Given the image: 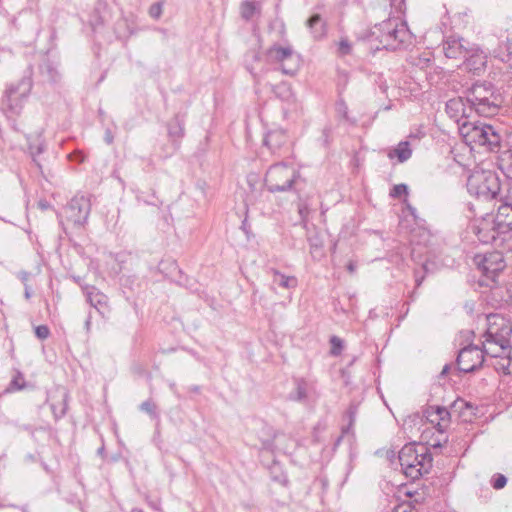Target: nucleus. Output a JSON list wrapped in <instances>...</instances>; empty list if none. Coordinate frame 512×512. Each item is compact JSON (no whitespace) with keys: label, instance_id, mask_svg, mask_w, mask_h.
Returning a JSON list of instances; mask_svg holds the SVG:
<instances>
[{"label":"nucleus","instance_id":"62","mask_svg":"<svg viewBox=\"0 0 512 512\" xmlns=\"http://www.w3.org/2000/svg\"><path fill=\"white\" fill-rule=\"evenodd\" d=\"M60 223L63 226V230H64L65 234L68 235L67 228L64 226L63 221H60Z\"/></svg>","mask_w":512,"mask_h":512},{"label":"nucleus","instance_id":"28","mask_svg":"<svg viewBox=\"0 0 512 512\" xmlns=\"http://www.w3.org/2000/svg\"><path fill=\"white\" fill-rule=\"evenodd\" d=\"M260 12V7L255 0H243L240 5L241 17L249 21L255 13Z\"/></svg>","mask_w":512,"mask_h":512},{"label":"nucleus","instance_id":"47","mask_svg":"<svg viewBox=\"0 0 512 512\" xmlns=\"http://www.w3.org/2000/svg\"><path fill=\"white\" fill-rule=\"evenodd\" d=\"M500 47L506 50L508 56L512 55V40L507 39Z\"/></svg>","mask_w":512,"mask_h":512},{"label":"nucleus","instance_id":"19","mask_svg":"<svg viewBox=\"0 0 512 512\" xmlns=\"http://www.w3.org/2000/svg\"><path fill=\"white\" fill-rule=\"evenodd\" d=\"M463 60L465 68L476 75H480L486 65V56L483 52L472 47L469 48V54Z\"/></svg>","mask_w":512,"mask_h":512},{"label":"nucleus","instance_id":"7","mask_svg":"<svg viewBox=\"0 0 512 512\" xmlns=\"http://www.w3.org/2000/svg\"><path fill=\"white\" fill-rule=\"evenodd\" d=\"M488 328L484 334L485 343L495 345L498 350L494 352H502L510 345V337L512 335L511 322L499 314H490L487 316Z\"/></svg>","mask_w":512,"mask_h":512},{"label":"nucleus","instance_id":"52","mask_svg":"<svg viewBox=\"0 0 512 512\" xmlns=\"http://www.w3.org/2000/svg\"><path fill=\"white\" fill-rule=\"evenodd\" d=\"M424 279V276H418V272H415V282H416V288L419 287L422 284V281Z\"/></svg>","mask_w":512,"mask_h":512},{"label":"nucleus","instance_id":"6","mask_svg":"<svg viewBox=\"0 0 512 512\" xmlns=\"http://www.w3.org/2000/svg\"><path fill=\"white\" fill-rule=\"evenodd\" d=\"M467 190L470 195L479 199H496L500 193V182L496 174L491 171H476L467 179Z\"/></svg>","mask_w":512,"mask_h":512},{"label":"nucleus","instance_id":"31","mask_svg":"<svg viewBox=\"0 0 512 512\" xmlns=\"http://www.w3.org/2000/svg\"><path fill=\"white\" fill-rule=\"evenodd\" d=\"M69 393L64 392L62 395L61 405L58 407L55 404H51V410L55 420L63 418L68 410Z\"/></svg>","mask_w":512,"mask_h":512},{"label":"nucleus","instance_id":"12","mask_svg":"<svg viewBox=\"0 0 512 512\" xmlns=\"http://www.w3.org/2000/svg\"><path fill=\"white\" fill-rule=\"evenodd\" d=\"M468 103V112L472 115L481 116V117H492L498 114L501 104L502 98L494 97L490 98H478L474 97V99H465Z\"/></svg>","mask_w":512,"mask_h":512},{"label":"nucleus","instance_id":"26","mask_svg":"<svg viewBox=\"0 0 512 512\" xmlns=\"http://www.w3.org/2000/svg\"><path fill=\"white\" fill-rule=\"evenodd\" d=\"M86 297L89 304L97 310H100L107 304V296L95 287H92L91 290L87 291Z\"/></svg>","mask_w":512,"mask_h":512},{"label":"nucleus","instance_id":"16","mask_svg":"<svg viewBox=\"0 0 512 512\" xmlns=\"http://www.w3.org/2000/svg\"><path fill=\"white\" fill-rule=\"evenodd\" d=\"M463 94L465 99L478 98H502L496 87L488 81H477L468 87Z\"/></svg>","mask_w":512,"mask_h":512},{"label":"nucleus","instance_id":"3","mask_svg":"<svg viewBox=\"0 0 512 512\" xmlns=\"http://www.w3.org/2000/svg\"><path fill=\"white\" fill-rule=\"evenodd\" d=\"M398 459L403 473L411 480L419 479L432 468V455L424 444H405L399 451Z\"/></svg>","mask_w":512,"mask_h":512},{"label":"nucleus","instance_id":"30","mask_svg":"<svg viewBox=\"0 0 512 512\" xmlns=\"http://www.w3.org/2000/svg\"><path fill=\"white\" fill-rule=\"evenodd\" d=\"M27 387V382L25 381L24 375L17 371L15 376L10 381L9 385L3 391V393H12L15 391L23 390Z\"/></svg>","mask_w":512,"mask_h":512},{"label":"nucleus","instance_id":"17","mask_svg":"<svg viewBox=\"0 0 512 512\" xmlns=\"http://www.w3.org/2000/svg\"><path fill=\"white\" fill-rule=\"evenodd\" d=\"M425 415L427 420L434 424L437 431L444 433L450 424V412L443 406H430Z\"/></svg>","mask_w":512,"mask_h":512},{"label":"nucleus","instance_id":"14","mask_svg":"<svg viewBox=\"0 0 512 512\" xmlns=\"http://www.w3.org/2000/svg\"><path fill=\"white\" fill-rule=\"evenodd\" d=\"M469 48V42L462 37L450 36L443 42V52L450 59H464Z\"/></svg>","mask_w":512,"mask_h":512},{"label":"nucleus","instance_id":"20","mask_svg":"<svg viewBox=\"0 0 512 512\" xmlns=\"http://www.w3.org/2000/svg\"><path fill=\"white\" fill-rule=\"evenodd\" d=\"M494 225L498 233L512 231V206H498Z\"/></svg>","mask_w":512,"mask_h":512},{"label":"nucleus","instance_id":"48","mask_svg":"<svg viewBox=\"0 0 512 512\" xmlns=\"http://www.w3.org/2000/svg\"><path fill=\"white\" fill-rule=\"evenodd\" d=\"M104 141L108 144V145H111L114 141V136H113V133L112 131L108 128L106 129L105 131V134H104Z\"/></svg>","mask_w":512,"mask_h":512},{"label":"nucleus","instance_id":"55","mask_svg":"<svg viewBox=\"0 0 512 512\" xmlns=\"http://www.w3.org/2000/svg\"><path fill=\"white\" fill-rule=\"evenodd\" d=\"M408 138H409L410 140H417V139H419L420 137H419L417 134H413V133H411V134L408 136Z\"/></svg>","mask_w":512,"mask_h":512},{"label":"nucleus","instance_id":"18","mask_svg":"<svg viewBox=\"0 0 512 512\" xmlns=\"http://www.w3.org/2000/svg\"><path fill=\"white\" fill-rule=\"evenodd\" d=\"M288 142L286 130L276 128L269 130L264 137L263 143L271 153L276 154Z\"/></svg>","mask_w":512,"mask_h":512},{"label":"nucleus","instance_id":"32","mask_svg":"<svg viewBox=\"0 0 512 512\" xmlns=\"http://www.w3.org/2000/svg\"><path fill=\"white\" fill-rule=\"evenodd\" d=\"M499 166L506 172L507 176L512 178V150H507L499 157Z\"/></svg>","mask_w":512,"mask_h":512},{"label":"nucleus","instance_id":"22","mask_svg":"<svg viewBox=\"0 0 512 512\" xmlns=\"http://www.w3.org/2000/svg\"><path fill=\"white\" fill-rule=\"evenodd\" d=\"M306 26L309 28L315 40H320L327 34V23L322 19L320 14L311 15L306 21Z\"/></svg>","mask_w":512,"mask_h":512},{"label":"nucleus","instance_id":"37","mask_svg":"<svg viewBox=\"0 0 512 512\" xmlns=\"http://www.w3.org/2000/svg\"><path fill=\"white\" fill-rule=\"evenodd\" d=\"M165 0H159L156 3H153L149 8V15L153 19H159L163 12Z\"/></svg>","mask_w":512,"mask_h":512},{"label":"nucleus","instance_id":"34","mask_svg":"<svg viewBox=\"0 0 512 512\" xmlns=\"http://www.w3.org/2000/svg\"><path fill=\"white\" fill-rule=\"evenodd\" d=\"M139 408L141 411L147 413L152 419L159 420L157 406L151 399L142 402Z\"/></svg>","mask_w":512,"mask_h":512},{"label":"nucleus","instance_id":"42","mask_svg":"<svg viewBox=\"0 0 512 512\" xmlns=\"http://www.w3.org/2000/svg\"><path fill=\"white\" fill-rule=\"evenodd\" d=\"M352 47L347 39H342L338 45V52L340 55L345 56L351 53Z\"/></svg>","mask_w":512,"mask_h":512},{"label":"nucleus","instance_id":"15","mask_svg":"<svg viewBox=\"0 0 512 512\" xmlns=\"http://www.w3.org/2000/svg\"><path fill=\"white\" fill-rule=\"evenodd\" d=\"M468 110L465 95L463 97L450 99L446 102V113L458 122L459 128L463 122L468 121V119L472 117Z\"/></svg>","mask_w":512,"mask_h":512},{"label":"nucleus","instance_id":"4","mask_svg":"<svg viewBox=\"0 0 512 512\" xmlns=\"http://www.w3.org/2000/svg\"><path fill=\"white\" fill-rule=\"evenodd\" d=\"M32 75L33 70L29 66L19 81L6 86L1 99V110L7 117L18 116L22 112L33 87Z\"/></svg>","mask_w":512,"mask_h":512},{"label":"nucleus","instance_id":"38","mask_svg":"<svg viewBox=\"0 0 512 512\" xmlns=\"http://www.w3.org/2000/svg\"><path fill=\"white\" fill-rule=\"evenodd\" d=\"M336 113L340 118L346 121L349 120L348 106L342 98L338 99L336 102Z\"/></svg>","mask_w":512,"mask_h":512},{"label":"nucleus","instance_id":"60","mask_svg":"<svg viewBox=\"0 0 512 512\" xmlns=\"http://www.w3.org/2000/svg\"><path fill=\"white\" fill-rule=\"evenodd\" d=\"M422 269L425 270V272L428 271V263H424L422 266Z\"/></svg>","mask_w":512,"mask_h":512},{"label":"nucleus","instance_id":"23","mask_svg":"<svg viewBox=\"0 0 512 512\" xmlns=\"http://www.w3.org/2000/svg\"><path fill=\"white\" fill-rule=\"evenodd\" d=\"M411 142L409 140L400 141L394 149H391L387 156L389 159L397 158L399 163H404L412 156Z\"/></svg>","mask_w":512,"mask_h":512},{"label":"nucleus","instance_id":"25","mask_svg":"<svg viewBox=\"0 0 512 512\" xmlns=\"http://www.w3.org/2000/svg\"><path fill=\"white\" fill-rule=\"evenodd\" d=\"M270 272L273 275V284L285 289L295 288L298 284V280L294 276H287L280 273L278 270L271 268Z\"/></svg>","mask_w":512,"mask_h":512},{"label":"nucleus","instance_id":"36","mask_svg":"<svg viewBox=\"0 0 512 512\" xmlns=\"http://www.w3.org/2000/svg\"><path fill=\"white\" fill-rule=\"evenodd\" d=\"M490 484L495 490H500L506 486L507 477L501 473H496L491 477Z\"/></svg>","mask_w":512,"mask_h":512},{"label":"nucleus","instance_id":"1","mask_svg":"<svg viewBox=\"0 0 512 512\" xmlns=\"http://www.w3.org/2000/svg\"><path fill=\"white\" fill-rule=\"evenodd\" d=\"M367 39L371 43L378 42L376 50L395 51L405 49L412 43V33L405 21L394 17L374 25Z\"/></svg>","mask_w":512,"mask_h":512},{"label":"nucleus","instance_id":"29","mask_svg":"<svg viewBox=\"0 0 512 512\" xmlns=\"http://www.w3.org/2000/svg\"><path fill=\"white\" fill-rule=\"evenodd\" d=\"M473 232L477 236L479 242L488 244L496 240V229H488L484 227L473 226Z\"/></svg>","mask_w":512,"mask_h":512},{"label":"nucleus","instance_id":"59","mask_svg":"<svg viewBox=\"0 0 512 512\" xmlns=\"http://www.w3.org/2000/svg\"><path fill=\"white\" fill-rule=\"evenodd\" d=\"M104 450H105L104 446L100 447V448L98 449V454H101V455H102V454L104 453Z\"/></svg>","mask_w":512,"mask_h":512},{"label":"nucleus","instance_id":"44","mask_svg":"<svg viewBox=\"0 0 512 512\" xmlns=\"http://www.w3.org/2000/svg\"><path fill=\"white\" fill-rule=\"evenodd\" d=\"M298 212H299L302 222H306L308 214H309L308 205L306 203H299L298 204Z\"/></svg>","mask_w":512,"mask_h":512},{"label":"nucleus","instance_id":"58","mask_svg":"<svg viewBox=\"0 0 512 512\" xmlns=\"http://www.w3.org/2000/svg\"><path fill=\"white\" fill-rule=\"evenodd\" d=\"M90 317L87 318L86 322H85V325H86V328L89 329L90 327Z\"/></svg>","mask_w":512,"mask_h":512},{"label":"nucleus","instance_id":"63","mask_svg":"<svg viewBox=\"0 0 512 512\" xmlns=\"http://www.w3.org/2000/svg\"><path fill=\"white\" fill-rule=\"evenodd\" d=\"M131 512H144L142 509L134 508L131 510Z\"/></svg>","mask_w":512,"mask_h":512},{"label":"nucleus","instance_id":"5","mask_svg":"<svg viewBox=\"0 0 512 512\" xmlns=\"http://www.w3.org/2000/svg\"><path fill=\"white\" fill-rule=\"evenodd\" d=\"M300 182V172L284 162L271 165L264 178V184L271 193L296 192Z\"/></svg>","mask_w":512,"mask_h":512},{"label":"nucleus","instance_id":"53","mask_svg":"<svg viewBox=\"0 0 512 512\" xmlns=\"http://www.w3.org/2000/svg\"><path fill=\"white\" fill-rule=\"evenodd\" d=\"M24 296L27 300H29L32 296V291H31V288L28 286V285H25V292H24Z\"/></svg>","mask_w":512,"mask_h":512},{"label":"nucleus","instance_id":"50","mask_svg":"<svg viewBox=\"0 0 512 512\" xmlns=\"http://www.w3.org/2000/svg\"><path fill=\"white\" fill-rule=\"evenodd\" d=\"M450 368H451V366H450L449 364H446V365L443 367L442 371L440 372L439 377H444V376H446V375L449 373Z\"/></svg>","mask_w":512,"mask_h":512},{"label":"nucleus","instance_id":"40","mask_svg":"<svg viewBox=\"0 0 512 512\" xmlns=\"http://www.w3.org/2000/svg\"><path fill=\"white\" fill-rule=\"evenodd\" d=\"M43 151H44V145L42 143L29 145V152L32 156V159L39 167H40V164L37 162V156L42 154Z\"/></svg>","mask_w":512,"mask_h":512},{"label":"nucleus","instance_id":"35","mask_svg":"<svg viewBox=\"0 0 512 512\" xmlns=\"http://www.w3.org/2000/svg\"><path fill=\"white\" fill-rule=\"evenodd\" d=\"M329 342L331 345L330 354L332 356H339L343 351L344 341L338 336L333 335L331 336Z\"/></svg>","mask_w":512,"mask_h":512},{"label":"nucleus","instance_id":"33","mask_svg":"<svg viewBox=\"0 0 512 512\" xmlns=\"http://www.w3.org/2000/svg\"><path fill=\"white\" fill-rule=\"evenodd\" d=\"M308 242L310 253L314 258L323 256V243L318 236L309 237Z\"/></svg>","mask_w":512,"mask_h":512},{"label":"nucleus","instance_id":"61","mask_svg":"<svg viewBox=\"0 0 512 512\" xmlns=\"http://www.w3.org/2000/svg\"><path fill=\"white\" fill-rule=\"evenodd\" d=\"M20 509L22 512H29L27 506H22Z\"/></svg>","mask_w":512,"mask_h":512},{"label":"nucleus","instance_id":"41","mask_svg":"<svg viewBox=\"0 0 512 512\" xmlns=\"http://www.w3.org/2000/svg\"><path fill=\"white\" fill-rule=\"evenodd\" d=\"M34 330H35V335L40 340H45L50 335V329H49V327L47 325L36 326Z\"/></svg>","mask_w":512,"mask_h":512},{"label":"nucleus","instance_id":"24","mask_svg":"<svg viewBox=\"0 0 512 512\" xmlns=\"http://www.w3.org/2000/svg\"><path fill=\"white\" fill-rule=\"evenodd\" d=\"M294 383L295 389L289 394V399L297 402L306 401L312 385L304 378H297Z\"/></svg>","mask_w":512,"mask_h":512},{"label":"nucleus","instance_id":"13","mask_svg":"<svg viewBox=\"0 0 512 512\" xmlns=\"http://www.w3.org/2000/svg\"><path fill=\"white\" fill-rule=\"evenodd\" d=\"M186 118V112H178L166 124L168 139L176 147L185 136Z\"/></svg>","mask_w":512,"mask_h":512},{"label":"nucleus","instance_id":"9","mask_svg":"<svg viewBox=\"0 0 512 512\" xmlns=\"http://www.w3.org/2000/svg\"><path fill=\"white\" fill-rule=\"evenodd\" d=\"M484 354H488L492 357H499L498 352H494L489 348L480 349L477 345H468L461 349L458 353L456 363L460 372L471 373L478 370L484 361Z\"/></svg>","mask_w":512,"mask_h":512},{"label":"nucleus","instance_id":"2","mask_svg":"<svg viewBox=\"0 0 512 512\" xmlns=\"http://www.w3.org/2000/svg\"><path fill=\"white\" fill-rule=\"evenodd\" d=\"M460 132L467 143L484 146L494 153L500 151L505 137L500 126L484 122L465 121L461 124Z\"/></svg>","mask_w":512,"mask_h":512},{"label":"nucleus","instance_id":"51","mask_svg":"<svg viewBox=\"0 0 512 512\" xmlns=\"http://www.w3.org/2000/svg\"><path fill=\"white\" fill-rule=\"evenodd\" d=\"M404 0H391V6H394L396 9H401V5Z\"/></svg>","mask_w":512,"mask_h":512},{"label":"nucleus","instance_id":"46","mask_svg":"<svg viewBox=\"0 0 512 512\" xmlns=\"http://www.w3.org/2000/svg\"><path fill=\"white\" fill-rule=\"evenodd\" d=\"M331 134V127L327 126L322 130V138L325 145L329 144V138Z\"/></svg>","mask_w":512,"mask_h":512},{"label":"nucleus","instance_id":"64","mask_svg":"<svg viewBox=\"0 0 512 512\" xmlns=\"http://www.w3.org/2000/svg\"><path fill=\"white\" fill-rule=\"evenodd\" d=\"M342 440V435L338 437V439L336 440L335 442V445H339V443L341 442Z\"/></svg>","mask_w":512,"mask_h":512},{"label":"nucleus","instance_id":"21","mask_svg":"<svg viewBox=\"0 0 512 512\" xmlns=\"http://www.w3.org/2000/svg\"><path fill=\"white\" fill-rule=\"evenodd\" d=\"M39 73L43 82L55 83L59 79L56 63L47 56L39 64Z\"/></svg>","mask_w":512,"mask_h":512},{"label":"nucleus","instance_id":"11","mask_svg":"<svg viewBox=\"0 0 512 512\" xmlns=\"http://www.w3.org/2000/svg\"><path fill=\"white\" fill-rule=\"evenodd\" d=\"M474 261L483 276L492 282H495L498 274L502 272L506 266L504 256L499 251L477 254Z\"/></svg>","mask_w":512,"mask_h":512},{"label":"nucleus","instance_id":"10","mask_svg":"<svg viewBox=\"0 0 512 512\" xmlns=\"http://www.w3.org/2000/svg\"><path fill=\"white\" fill-rule=\"evenodd\" d=\"M91 212L90 199L84 195H75L64 207V216L73 229L81 230L88 222Z\"/></svg>","mask_w":512,"mask_h":512},{"label":"nucleus","instance_id":"56","mask_svg":"<svg viewBox=\"0 0 512 512\" xmlns=\"http://www.w3.org/2000/svg\"><path fill=\"white\" fill-rule=\"evenodd\" d=\"M271 445H272V443L270 441H266V442L263 443V446H264L265 449H270Z\"/></svg>","mask_w":512,"mask_h":512},{"label":"nucleus","instance_id":"49","mask_svg":"<svg viewBox=\"0 0 512 512\" xmlns=\"http://www.w3.org/2000/svg\"><path fill=\"white\" fill-rule=\"evenodd\" d=\"M38 206L41 210H47L49 207H50V204L48 201L46 200H40L38 202Z\"/></svg>","mask_w":512,"mask_h":512},{"label":"nucleus","instance_id":"54","mask_svg":"<svg viewBox=\"0 0 512 512\" xmlns=\"http://www.w3.org/2000/svg\"><path fill=\"white\" fill-rule=\"evenodd\" d=\"M190 391L193 392V393H199L200 388H199V386H192L190 388Z\"/></svg>","mask_w":512,"mask_h":512},{"label":"nucleus","instance_id":"43","mask_svg":"<svg viewBox=\"0 0 512 512\" xmlns=\"http://www.w3.org/2000/svg\"><path fill=\"white\" fill-rule=\"evenodd\" d=\"M512 206V183L509 185L507 189V193L500 198L499 206Z\"/></svg>","mask_w":512,"mask_h":512},{"label":"nucleus","instance_id":"8","mask_svg":"<svg viewBox=\"0 0 512 512\" xmlns=\"http://www.w3.org/2000/svg\"><path fill=\"white\" fill-rule=\"evenodd\" d=\"M267 60L277 64L278 69L285 75L294 76L301 67V56L291 46L274 44L266 51Z\"/></svg>","mask_w":512,"mask_h":512},{"label":"nucleus","instance_id":"57","mask_svg":"<svg viewBox=\"0 0 512 512\" xmlns=\"http://www.w3.org/2000/svg\"><path fill=\"white\" fill-rule=\"evenodd\" d=\"M26 458L30 461H34L35 457L32 454H28Z\"/></svg>","mask_w":512,"mask_h":512},{"label":"nucleus","instance_id":"39","mask_svg":"<svg viewBox=\"0 0 512 512\" xmlns=\"http://www.w3.org/2000/svg\"><path fill=\"white\" fill-rule=\"evenodd\" d=\"M408 194V186L406 184H397L394 185L393 188L390 190V196L392 198H400L402 195Z\"/></svg>","mask_w":512,"mask_h":512},{"label":"nucleus","instance_id":"45","mask_svg":"<svg viewBox=\"0 0 512 512\" xmlns=\"http://www.w3.org/2000/svg\"><path fill=\"white\" fill-rule=\"evenodd\" d=\"M404 205H405V209L409 212V214L416 220L417 219V214H416V208L413 207L407 198L404 199L403 201Z\"/></svg>","mask_w":512,"mask_h":512},{"label":"nucleus","instance_id":"27","mask_svg":"<svg viewBox=\"0 0 512 512\" xmlns=\"http://www.w3.org/2000/svg\"><path fill=\"white\" fill-rule=\"evenodd\" d=\"M272 91L277 98L285 102H290L294 98L292 88L287 82H281L277 85H274L272 87Z\"/></svg>","mask_w":512,"mask_h":512}]
</instances>
